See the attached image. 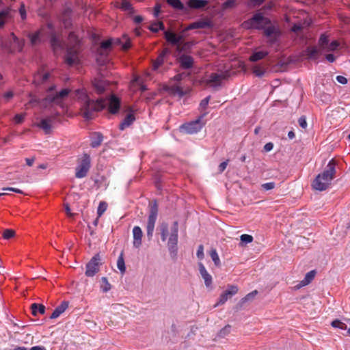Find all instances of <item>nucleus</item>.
Instances as JSON below:
<instances>
[{"label": "nucleus", "instance_id": "1", "mask_svg": "<svg viewBox=\"0 0 350 350\" xmlns=\"http://www.w3.org/2000/svg\"><path fill=\"white\" fill-rule=\"evenodd\" d=\"M69 44H66L62 42L56 35L55 32L52 31L51 34L50 42L51 47L55 53L57 54L62 52L66 46V53L64 60L66 64L71 66L79 63V40L77 36L72 32L68 35Z\"/></svg>", "mask_w": 350, "mask_h": 350}, {"label": "nucleus", "instance_id": "2", "mask_svg": "<svg viewBox=\"0 0 350 350\" xmlns=\"http://www.w3.org/2000/svg\"><path fill=\"white\" fill-rule=\"evenodd\" d=\"M245 29H262L265 36L268 38L267 43L273 45L279 42L281 36L280 28L271 24L269 18L263 16L262 13H256L243 23Z\"/></svg>", "mask_w": 350, "mask_h": 350}, {"label": "nucleus", "instance_id": "3", "mask_svg": "<svg viewBox=\"0 0 350 350\" xmlns=\"http://www.w3.org/2000/svg\"><path fill=\"white\" fill-rule=\"evenodd\" d=\"M76 97L81 101V108L83 116L85 120H92L94 118V113L103 110L107 104L106 100L99 98L96 100L90 99L85 90H77Z\"/></svg>", "mask_w": 350, "mask_h": 350}, {"label": "nucleus", "instance_id": "4", "mask_svg": "<svg viewBox=\"0 0 350 350\" xmlns=\"http://www.w3.org/2000/svg\"><path fill=\"white\" fill-rule=\"evenodd\" d=\"M336 173L335 163L331 160L323 172L319 174L312 183V187L320 191L326 190L330 185Z\"/></svg>", "mask_w": 350, "mask_h": 350}, {"label": "nucleus", "instance_id": "5", "mask_svg": "<svg viewBox=\"0 0 350 350\" xmlns=\"http://www.w3.org/2000/svg\"><path fill=\"white\" fill-rule=\"evenodd\" d=\"M178 223L174 221L170 230V234L167 241V247L171 256L176 258L178 252Z\"/></svg>", "mask_w": 350, "mask_h": 350}, {"label": "nucleus", "instance_id": "6", "mask_svg": "<svg viewBox=\"0 0 350 350\" xmlns=\"http://www.w3.org/2000/svg\"><path fill=\"white\" fill-rule=\"evenodd\" d=\"M158 215V206L157 202L155 201L150 208V213L148 218L147 225H146V234L149 239H151L154 230L155 223L157 219Z\"/></svg>", "mask_w": 350, "mask_h": 350}, {"label": "nucleus", "instance_id": "7", "mask_svg": "<svg viewBox=\"0 0 350 350\" xmlns=\"http://www.w3.org/2000/svg\"><path fill=\"white\" fill-rule=\"evenodd\" d=\"M206 114L207 113L204 111L202 115L196 120L183 124L180 127V131L187 134H194L198 133L203 127V124L201 122V119L203 118Z\"/></svg>", "mask_w": 350, "mask_h": 350}, {"label": "nucleus", "instance_id": "8", "mask_svg": "<svg viewBox=\"0 0 350 350\" xmlns=\"http://www.w3.org/2000/svg\"><path fill=\"white\" fill-rule=\"evenodd\" d=\"M91 167L90 157L88 154H84L81 160L76 167L75 176L77 178H82L87 176Z\"/></svg>", "mask_w": 350, "mask_h": 350}, {"label": "nucleus", "instance_id": "9", "mask_svg": "<svg viewBox=\"0 0 350 350\" xmlns=\"http://www.w3.org/2000/svg\"><path fill=\"white\" fill-rule=\"evenodd\" d=\"M100 256L99 254H95L86 265L85 275L88 277L94 276L100 269Z\"/></svg>", "mask_w": 350, "mask_h": 350}, {"label": "nucleus", "instance_id": "10", "mask_svg": "<svg viewBox=\"0 0 350 350\" xmlns=\"http://www.w3.org/2000/svg\"><path fill=\"white\" fill-rule=\"evenodd\" d=\"M228 72H221L220 73H211L208 79L206 80V83L208 84L213 89H217L221 85V81L228 77Z\"/></svg>", "mask_w": 350, "mask_h": 350}, {"label": "nucleus", "instance_id": "11", "mask_svg": "<svg viewBox=\"0 0 350 350\" xmlns=\"http://www.w3.org/2000/svg\"><path fill=\"white\" fill-rule=\"evenodd\" d=\"M70 91V90L69 89L65 88L62 90L58 93H56L55 94H49L46 98V100L49 103H52L56 105H61L62 100L68 95Z\"/></svg>", "mask_w": 350, "mask_h": 350}, {"label": "nucleus", "instance_id": "12", "mask_svg": "<svg viewBox=\"0 0 350 350\" xmlns=\"http://www.w3.org/2000/svg\"><path fill=\"white\" fill-rule=\"evenodd\" d=\"M238 292V287L236 285L228 286V289L225 291L219 297L216 306L224 304L230 297L236 295Z\"/></svg>", "mask_w": 350, "mask_h": 350}, {"label": "nucleus", "instance_id": "13", "mask_svg": "<svg viewBox=\"0 0 350 350\" xmlns=\"http://www.w3.org/2000/svg\"><path fill=\"white\" fill-rule=\"evenodd\" d=\"M170 54V51L167 48H165L163 51L159 53L158 57L155 60L152 62V70L157 71L159 68L163 65L164 63L165 58L167 55Z\"/></svg>", "mask_w": 350, "mask_h": 350}, {"label": "nucleus", "instance_id": "14", "mask_svg": "<svg viewBox=\"0 0 350 350\" xmlns=\"http://www.w3.org/2000/svg\"><path fill=\"white\" fill-rule=\"evenodd\" d=\"M92 85L95 92L98 94H103L109 87V83L103 79L96 78L92 81Z\"/></svg>", "mask_w": 350, "mask_h": 350}, {"label": "nucleus", "instance_id": "15", "mask_svg": "<svg viewBox=\"0 0 350 350\" xmlns=\"http://www.w3.org/2000/svg\"><path fill=\"white\" fill-rule=\"evenodd\" d=\"M199 272L204 281V284L206 288L211 287L213 283L212 276L208 273L202 262H198Z\"/></svg>", "mask_w": 350, "mask_h": 350}, {"label": "nucleus", "instance_id": "16", "mask_svg": "<svg viewBox=\"0 0 350 350\" xmlns=\"http://www.w3.org/2000/svg\"><path fill=\"white\" fill-rule=\"evenodd\" d=\"M212 27V23L209 20H199L189 24L186 28V30H191L196 29H205Z\"/></svg>", "mask_w": 350, "mask_h": 350}, {"label": "nucleus", "instance_id": "17", "mask_svg": "<svg viewBox=\"0 0 350 350\" xmlns=\"http://www.w3.org/2000/svg\"><path fill=\"white\" fill-rule=\"evenodd\" d=\"M143 232L139 226H134L133 228V247L139 248L142 245Z\"/></svg>", "mask_w": 350, "mask_h": 350}, {"label": "nucleus", "instance_id": "18", "mask_svg": "<svg viewBox=\"0 0 350 350\" xmlns=\"http://www.w3.org/2000/svg\"><path fill=\"white\" fill-rule=\"evenodd\" d=\"M120 106V100L115 95H111L109 100V111L111 113L115 114L119 111Z\"/></svg>", "mask_w": 350, "mask_h": 350}, {"label": "nucleus", "instance_id": "19", "mask_svg": "<svg viewBox=\"0 0 350 350\" xmlns=\"http://www.w3.org/2000/svg\"><path fill=\"white\" fill-rule=\"evenodd\" d=\"M50 77L49 72H44L43 71H38L33 75V83L36 85L44 83Z\"/></svg>", "mask_w": 350, "mask_h": 350}, {"label": "nucleus", "instance_id": "20", "mask_svg": "<svg viewBox=\"0 0 350 350\" xmlns=\"http://www.w3.org/2000/svg\"><path fill=\"white\" fill-rule=\"evenodd\" d=\"M165 90L172 95H178L179 97H183L185 96L187 93V90H183V88L178 85H168L165 88Z\"/></svg>", "mask_w": 350, "mask_h": 350}, {"label": "nucleus", "instance_id": "21", "mask_svg": "<svg viewBox=\"0 0 350 350\" xmlns=\"http://www.w3.org/2000/svg\"><path fill=\"white\" fill-rule=\"evenodd\" d=\"M179 62L180 66L184 69H189L193 66V59L192 57L187 55H182L179 57Z\"/></svg>", "mask_w": 350, "mask_h": 350}, {"label": "nucleus", "instance_id": "22", "mask_svg": "<svg viewBox=\"0 0 350 350\" xmlns=\"http://www.w3.org/2000/svg\"><path fill=\"white\" fill-rule=\"evenodd\" d=\"M164 34L166 40L174 45L178 44L182 40L181 36H177L174 32L170 31H165Z\"/></svg>", "mask_w": 350, "mask_h": 350}, {"label": "nucleus", "instance_id": "23", "mask_svg": "<svg viewBox=\"0 0 350 350\" xmlns=\"http://www.w3.org/2000/svg\"><path fill=\"white\" fill-rule=\"evenodd\" d=\"M28 37L31 45L40 44L42 42V31L40 29L33 33H29Z\"/></svg>", "mask_w": 350, "mask_h": 350}, {"label": "nucleus", "instance_id": "24", "mask_svg": "<svg viewBox=\"0 0 350 350\" xmlns=\"http://www.w3.org/2000/svg\"><path fill=\"white\" fill-rule=\"evenodd\" d=\"M68 307V302L62 301L59 306L55 308L50 316V319H53L59 317Z\"/></svg>", "mask_w": 350, "mask_h": 350}, {"label": "nucleus", "instance_id": "25", "mask_svg": "<svg viewBox=\"0 0 350 350\" xmlns=\"http://www.w3.org/2000/svg\"><path fill=\"white\" fill-rule=\"evenodd\" d=\"M135 120V117L133 113H128L122 122L120 124L119 129L121 131H123L126 128L130 126L133 122Z\"/></svg>", "mask_w": 350, "mask_h": 350}, {"label": "nucleus", "instance_id": "26", "mask_svg": "<svg viewBox=\"0 0 350 350\" xmlns=\"http://www.w3.org/2000/svg\"><path fill=\"white\" fill-rule=\"evenodd\" d=\"M208 4L206 0H189L187 5L192 9H200L205 7Z\"/></svg>", "mask_w": 350, "mask_h": 350}, {"label": "nucleus", "instance_id": "27", "mask_svg": "<svg viewBox=\"0 0 350 350\" xmlns=\"http://www.w3.org/2000/svg\"><path fill=\"white\" fill-rule=\"evenodd\" d=\"M31 310L32 315L36 317L38 312L41 314H44L45 306L42 304L33 303L31 305Z\"/></svg>", "mask_w": 350, "mask_h": 350}, {"label": "nucleus", "instance_id": "28", "mask_svg": "<svg viewBox=\"0 0 350 350\" xmlns=\"http://www.w3.org/2000/svg\"><path fill=\"white\" fill-rule=\"evenodd\" d=\"M103 140V136L100 133H94L92 137L91 146L96 148L99 146Z\"/></svg>", "mask_w": 350, "mask_h": 350}, {"label": "nucleus", "instance_id": "29", "mask_svg": "<svg viewBox=\"0 0 350 350\" xmlns=\"http://www.w3.org/2000/svg\"><path fill=\"white\" fill-rule=\"evenodd\" d=\"M315 274H316V271L314 270H312V271L308 272L306 274L304 280L301 281L299 286H306L308 284H310L312 281V280L314 278Z\"/></svg>", "mask_w": 350, "mask_h": 350}, {"label": "nucleus", "instance_id": "30", "mask_svg": "<svg viewBox=\"0 0 350 350\" xmlns=\"http://www.w3.org/2000/svg\"><path fill=\"white\" fill-rule=\"evenodd\" d=\"M166 2L176 10L183 11L185 9L184 4L180 1V0H166Z\"/></svg>", "mask_w": 350, "mask_h": 350}, {"label": "nucleus", "instance_id": "31", "mask_svg": "<svg viewBox=\"0 0 350 350\" xmlns=\"http://www.w3.org/2000/svg\"><path fill=\"white\" fill-rule=\"evenodd\" d=\"M10 12V8H6L3 10L0 11V28L5 25V21L9 17Z\"/></svg>", "mask_w": 350, "mask_h": 350}, {"label": "nucleus", "instance_id": "32", "mask_svg": "<svg viewBox=\"0 0 350 350\" xmlns=\"http://www.w3.org/2000/svg\"><path fill=\"white\" fill-rule=\"evenodd\" d=\"M38 126L44 130L46 133H49L51 130V120L49 119H42L38 124Z\"/></svg>", "mask_w": 350, "mask_h": 350}, {"label": "nucleus", "instance_id": "33", "mask_svg": "<svg viewBox=\"0 0 350 350\" xmlns=\"http://www.w3.org/2000/svg\"><path fill=\"white\" fill-rule=\"evenodd\" d=\"M160 230H161V238L163 241H165L169 235V228L168 224L167 223H162L160 225Z\"/></svg>", "mask_w": 350, "mask_h": 350}, {"label": "nucleus", "instance_id": "34", "mask_svg": "<svg viewBox=\"0 0 350 350\" xmlns=\"http://www.w3.org/2000/svg\"><path fill=\"white\" fill-rule=\"evenodd\" d=\"M268 55L267 51H257L254 53L250 57L251 62H257L263 59Z\"/></svg>", "mask_w": 350, "mask_h": 350}, {"label": "nucleus", "instance_id": "35", "mask_svg": "<svg viewBox=\"0 0 350 350\" xmlns=\"http://www.w3.org/2000/svg\"><path fill=\"white\" fill-rule=\"evenodd\" d=\"M210 256L211 259L213 260L215 265L216 267H220L221 265V261L219 257V255L217 254V250L215 248H212L210 251Z\"/></svg>", "mask_w": 350, "mask_h": 350}, {"label": "nucleus", "instance_id": "36", "mask_svg": "<svg viewBox=\"0 0 350 350\" xmlns=\"http://www.w3.org/2000/svg\"><path fill=\"white\" fill-rule=\"evenodd\" d=\"M10 36L13 42L16 45L18 51H21L24 46L25 41L23 40L18 39L14 33H12Z\"/></svg>", "mask_w": 350, "mask_h": 350}, {"label": "nucleus", "instance_id": "37", "mask_svg": "<svg viewBox=\"0 0 350 350\" xmlns=\"http://www.w3.org/2000/svg\"><path fill=\"white\" fill-rule=\"evenodd\" d=\"M117 267L122 273H124L126 271V267L124 259L123 257V253L122 252L119 256L117 260Z\"/></svg>", "mask_w": 350, "mask_h": 350}, {"label": "nucleus", "instance_id": "38", "mask_svg": "<svg viewBox=\"0 0 350 350\" xmlns=\"http://www.w3.org/2000/svg\"><path fill=\"white\" fill-rule=\"evenodd\" d=\"M120 8L124 11H128L129 12H133V8L131 3L127 0H122L120 5Z\"/></svg>", "mask_w": 350, "mask_h": 350}, {"label": "nucleus", "instance_id": "39", "mask_svg": "<svg viewBox=\"0 0 350 350\" xmlns=\"http://www.w3.org/2000/svg\"><path fill=\"white\" fill-rule=\"evenodd\" d=\"M306 52L310 58L317 59L319 51L316 47H308Z\"/></svg>", "mask_w": 350, "mask_h": 350}, {"label": "nucleus", "instance_id": "40", "mask_svg": "<svg viewBox=\"0 0 350 350\" xmlns=\"http://www.w3.org/2000/svg\"><path fill=\"white\" fill-rule=\"evenodd\" d=\"M331 325L332 327H334L335 328H339V329H343V330L347 329V325L345 323H343L338 319L333 321L332 322Z\"/></svg>", "mask_w": 350, "mask_h": 350}, {"label": "nucleus", "instance_id": "41", "mask_svg": "<svg viewBox=\"0 0 350 350\" xmlns=\"http://www.w3.org/2000/svg\"><path fill=\"white\" fill-rule=\"evenodd\" d=\"M164 24L162 22L154 23L150 27V30L152 32H158L159 30H163Z\"/></svg>", "mask_w": 350, "mask_h": 350}, {"label": "nucleus", "instance_id": "42", "mask_svg": "<svg viewBox=\"0 0 350 350\" xmlns=\"http://www.w3.org/2000/svg\"><path fill=\"white\" fill-rule=\"evenodd\" d=\"M237 5L236 0H227L226 1L224 2L221 5V8L223 10H227L229 8H232L235 7Z\"/></svg>", "mask_w": 350, "mask_h": 350}, {"label": "nucleus", "instance_id": "43", "mask_svg": "<svg viewBox=\"0 0 350 350\" xmlns=\"http://www.w3.org/2000/svg\"><path fill=\"white\" fill-rule=\"evenodd\" d=\"M258 294V291L256 290H254L252 291L251 293L246 295L243 298L241 299V303H245L248 301H250L254 298V297Z\"/></svg>", "mask_w": 350, "mask_h": 350}, {"label": "nucleus", "instance_id": "44", "mask_svg": "<svg viewBox=\"0 0 350 350\" xmlns=\"http://www.w3.org/2000/svg\"><path fill=\"white\" fill-rule=\"evenodd\" d=\"M101 281L103 284V285L101 286L103 291L105 293L108 292L111 289V286L109 283L107 278L106 277H103L101 278Z\"/></svg>", "mask_w": 350, "mask_h": 350}, {"label": "nucleus", "instance_id": "45", "mask_svg": "<svg viewBox=\"0 0 350 350\" xmlns=\"http://www.w3.org/2000/svg\"><path fill=\"white\" fill-rule=\"evenodd\" d=\"M210 99H211V96H208L206 98H204L203 100H201V102L200 103V106H199L200 110L201 111H204L206 110V109L208 105Z\"/></svg>", "mask_w": 350, "mask_h": 350}, {"label": "nucleus", "instance_id": "46", "mask_svg": "<svg viewBox=\"0 0 350 350\" xmlns=\"http://www.w3.org/2000/svg\"><path fill=\"white\" fill-rule=\"evenodd\" d=\"M107 208V204L103 201L100 202L97 209V214L98 215V216H101L106 211Z\"/></svg>", "mask_w": 350, "mask_h": 350}, {"label": "nucleus", "instance_id": "47", "mask_svg": "<svg viewBox=\"0 0 350 350\" xmlns=\"http://www.w3.org/2000/svg\"><path fill=\"white\" fill-rule=\"evenodd\" d=\"M241 241L245 244L250 243L253 241V237L250 234H243L240 237Z\"/></svg>", "mask_w": 350, "mask_h": 350}, {"label": "nucleus", "instance_id": "48", "mask_svg": "<svg viewBox=\"0 0 350 350\" xmlns=\"http://www.w3.org/2000/svg\"><path fill=\"white\" fill-rule=\"evenodd\" d=\"M15 234V232L13 230L11 229H6L4 230L3 233V237L5 239H9L12 237H13Z\"/></svg>", "mask_w": 350, "mask_h": 350}, {"label": "nucleus", "instance_id": "49", "mask_svg": "<svg viewBox=\"0 0 350 350\" xmlns=\"http://www.w3.org/2000/svg\"><path fill=\"white\" fill-rule=\"evenodd\" d=\"M328 38L325 34H322L319 40V44L323 47L325 45L328 44Z\"/></svg>", "mask_w": 350, "mask_h": 350}, {"label": "nucleus", "instance_id": "50", "mask_svg": "<svg viewBox=\"0 0 350 350\" xmlns=\"http://www.w3.org/2000/svg\"><path fill=\"white\" fill-rule=\"evenodd\" d=\"M253 72L255 74L256 76L261 77L264 75L265 71L260 67L255 66L253 68Z\"/></svg>", "mask_w": 350, "mask_h": 350}, {"label": "nucleus", "instance_id": "51", "mask_svg": "<svg viewBox=\"0 0 350 350\" xmlns=\"http://www.w3.org/2000/svg\"><path fill=\"white\" fill-rule=\"evenodd\" d=\"M196 256L199 260H202L204 258V246L202 245H200L198 246Z\"/></svg>", "mask_w": 350, "mask_h": 350}, {"label": "nucleus", "instance_id": "52", "mask_svg": "<svg viewBox=\"0 0 350 350\" xmlns=\"http://www.w3.org/2000/svg\"><path fill=\"white\" fill-rule=\"evenodd\" d=\"M19 14L23 20L26 19V18H27L26 9H25V4L23 3H21V6L19 8Z\"/></svg>", "mask_w": 350, "mask_h": 350}, {"label": "nucleus", "instance_id": "53", "mask_svg": "<svg viewBox=\"0 0 350 350\" xmlns=\"http://www.w3.org/2000/svg\"><path fill=\"white\" fill-rule=\"evenodd\" d=\"M111 44H112V40L109 39V40L103 41L100 44V47L103 49H108L111 47Z\"/></svg>", "mask_w": 350, "mask_h": 350}, {"label": "nucleus", "instance_id": "54", "mask_svg": "<svg viewBox=\"0 0 350 350\" xmlns=\"http://www.w3.org/2000/svg\"><path fill=\"white\" fill-rule=\"evenodd\" d=\"M262 188L266 191L273 189L275 187V183L269 182L262 185Z\"/></svg>", "mask_w": 350, "mask_h": 350}, {"label": "nucleus", "instance_id": "55", "mask_svg": "<svg viewBox=\"0 0 350 350\" xmlns=\"http://www.w3.org/2000/svg\"><path fill=\"white\" fill-rule=\"evenodd\" d=\"M25 114H16L14 118V120L16 124H20L23 122L24 118H25Z\"/></svg>", "mask_w": 350, "mask_h": 350}, {"label": "nucleus", "instance_id": "56", "mask_svg": "<svg viewBox=\"0 0 350 350\" xmlns=\"http://www.w3.org/2000/svg\"><path fill=\"white\" fill-rule=\"evenodd\" d=\"M231 327L230 325L225 326L219 332L220 336H224L228 334L230 331Z\"/></svg>", "mask_w": 350, "mask_h": 350}, {"label": "nucleus", "instance_id": "57", "mask_svg": "<svg viewBox=\"0 0 350 350\" xmlns=\"http://www.w3.org/2000/svg\"><path fill=\"white\" fill-rule=\"evenodd\" d=\"M265 0H250V5L256 7L260 5Z\"/></svg>", "mask_w": 350, "mask_h": 350}, {"label": "nucleus", "instance_id": "58", "mask_svg": "<svg viewBox=\"0 0 350 350\" xmlns=\"http://www.w3.org/2000/svg\"><path fill=\"white\" fill-rule=\"evenodd\" d=\"M298 122H299V126L303 128V129H306V126H307V122H306V118L304 117V116H301L299 118V120H298Z\"/></svg>", "mask_w": 350, "mask_h": 350}, {"label": "nucleus", "instance_id": "59", "mask_svg": "<svg viewBox=\"0 0 350 350\" xmlns=\"http://www.w3.org/2000/svg\"><path fill=\"white\" fill-rule=\"evenodd\" d=\"M2 190L3 191H14V192H16V193H23V191L19 189H17V188H14V187H4L2 189Z\"/></svg>", "mask_w": 350, "mask_h": 350}, {"label": "nucleus", "instance_id": "60", "mask_svg": "<svg viewBox=\"0 0 350 350\" xmlns=\"http://www.w3.org/2000/svg\"><path fill=\"white\" fill-rule=\"evenodd\" d=\"M338 45H339V44L337 41H332L329 45L328 50L329 51H334L335 49H337Z\"/></svg>", "mask_w": 350, "mask_h": 350}, {"label": "nucleus", "instance_id": "61", "mask_svg": "<svg viewBox=\"0 0 350 350\" xmlns=\"http://www.w3.org/2000/svg\"><path fill=\"white\" fill-rule=\"evenodd\" d=\"M336 80L338 83H341V84H346L347 83V79L346 77H343V76H341V75H338L336 77Z\"/></svg>", "mask_w": 350, "mask_h": 350}, {"label": "nucleus", "instance_id": "62", "mask_svg": "<svg viewBox=\"0 0 350 350\" xmlns=\"http://www.w3.org/2000/svg\"><path fill=\"white\" fill-rule=\"evenodd\" d=\"M161 12V5L157 3L155 5L154 8V17H158L159 13Z\"/></svg>", "mask_w": 350, "mask_h": 350}, {"label": "nucleus", "instance_id": "63", "mask_svg": "<svg viewBox=\"0 0 350 350\" xmlns=\"http://www.w3.org/2000/svg\"><path fill=\"white\" fill-rule=\"evenodd\" d=\"M273 148V144L271 142H268L264 146V150L265 152H269L272 150Z\"/></svg>", "mask_w": 350, "mask_h": 350}, {"label": "nucleus", "instance_id": "64", "mask_svg": "<svg viewBox=\"0 0 350 350\" xmlns=\"http://www.w3.org/2000/svg\"><path fill=\"white\" fill-rule=\"evenodd\" d=\"M228 165V161L221 163L219 165V170L220 172H224Z\"/></svg>", "mask_w": 350, "mask_h": 350}]
</instances>
